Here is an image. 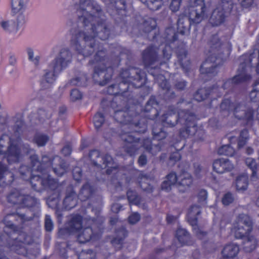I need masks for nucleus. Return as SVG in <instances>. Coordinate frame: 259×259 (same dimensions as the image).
Returning a JSON list of instances; mask_svg holds the SVG:
<instances>
[{
  "label": "nucleus",
  "instance_id": "12",
  "mask_svg": "<svg viewBox=\"0 0 259 259\" xmlns=\"http://www.w3.org/2000/svg\"><path fill=\"white\" fill-rule=\"evenodd\" d=\"M225 16L222 6H220L212 12L210 18V23L213 25H219L224 21Z\"/></svg>",
  "mask_w": 259,
  "mask_h": 259
},
{
  "label": "nucleus",
  "instance_id": "3",
  "mask_svg": "<svg viewBox=\"0 0 259 259\" xmlns=\"http://www.w3.org/2000/svg\"><path fill=\"white\" fill-rule=\"evenodd\" d=\"M72 61V55L67 49H62L58 55L49 64L41 81L44 88L50 87L59 74L68 67Z\"/></svg>",
  "mask_w": 259,
  "mask_h": 259
},
{
  "label": "nucleus",
  "instance_id": "62",
  "mask_svg": "<svg viewBox=\"0 0 259 259\" xmlns=\"http://www.w3.org/2000/svg\"><path fill=\"white\" fill-rule=\"evenodd\" d=\"M87 191V186H85L83 187L82 189L81 190V193L82 194L85 193Z\"/></svg>",
  "mask_w": 259,
  "mask_h": 259
},
{
  "label": "nucleus",
  "instance_id": "42",
  "mask_svg": "<svg viewBox=\"0 0 259 259\" xmlns=\"http://www.w3.org/2000/svg\"><path fill=\"white\" fill-rule=\"evenodd\" d=\"M194 174L198 178L200 177L201 176V174L203 173V171L200 167L199 164L196 163L194 165Z\"/></svg>",
  "mask_w": 259,
  "mask_h": 259
},
{
  "label": "nucleus",
  "instance_id": "36",
  "mask_svg": "<svg viewBox=\"0 0 259 259\" xmlns=\"http://www.w3.org/2000/svg\"><path fill=\"white\" fill-rule=\"evenodd\" d=\"M96 75H101L103 77H105L106 81L109 80L111 77V74L106 76L105 70H104L102 68L101 70H100L97 67H95L94 76H95Z\"/></svg>",
  "mask_w": 259,
  "mask_h": 259
},
{
  "label": "nucleus",
  "instance_id": "24",
  "mask_svg": "<svg viewBox=\"0 0 259 259\" xmlns=\"http://www.w3.org/2000/svg\"><path fill=\"white\" fill-rule=\"evenodd\" d=\"M219 153L220 154L231 156L233 155L234 150L230 145H224L219 149Z\"/></svg>",
  "mask_w": 259,
  "mask_h": 259
},
{
  "label": "nucleus",
  "instance_id": "55",
  "mask_svg": "<svg viewBox=\"0 0 259 259\" xmlns=\"http://www.w3.org/2000/svg\"><path fill=\"white\" fill-rule=\"evenodd\" d=\"M149 21L150 22L151 26H150V29H153L155 27V21L154 20L150 19Z\"/></svg>",
  "mask_w": 259,
  "mask_h": 259
},
{
  "label": "nucleus",
  "instance_id": "7",
  "mask_svg": "<svg viewBox=\"0 0 259 259\" xmlns=\"http://www.w3.org/2000/svg\"><path fill=\"white\" fill-rule=\"evenodd\" d=\"M27 4V0H11V14L19 24L26 22Z\"/></svg>",
  "mask_w": 259,
  "mask_h": 259
},
{
  "label": "nucleus",
  "instance_id": "61",
  "mask_svg": "<svg viewBox=\"0 0 259 259\" xmlns=\"http://www.w3.org/2000/svg\"><path fill=\"white\" fill-rule=\"evenodd\" d=\"M229 139L230 140V144H233L234 141H235L236 140V138L235 137H229Z\"/></svg>",
  "mask_w": 259,
  "mask_h": 259
},
{
  "label": "nucleus",
  "instance_id": "56",
  "mask_svg": "<svg viewBox=\"0 0 259 259\" xmlns=\"http://www.w3.org/2000/svg\"><path fill=\"white\" fill-rule=\"evenodd\" d=\"M186 86L185 82H182L180 84H178L177 87L180 89H183Z\"/></svg>",
  "mask_w": 259,
  "mask_h": 259
},
{
  "label": "nucleus",
  "instance_id": "17",
  "mask_svg": "<svg viewBox=\"0 0 259 259\" xmlns=\"http://www.w3.org/2000/svg\"><path fill=\"white\" fill-rule=\"evenodd\" d=\"M64 203L68 209H71L74 207L77 203L76 196L74 193L67 196L64 200Z\"/></svg>",
  "mask_w": 259,
  "mask_h": 259
},
{
  "label": "nucleus",
  "instance_id": "27",
  "mask_svg": "<svg viewBox=\"0 0 259 259\" xmlns=\"http://www.w3.org/2000/svg\"><path fill=\"white\" fill-rule=\"evenodd\" d=\"M127 196L130 203L138 204L139 203V199L135 192L129 191L127 192Z\"/></svg>",
  "mask_w": 259,
  "mask_h": 259
},
{
  "label": "nucleus",
  "instance_id": "1",
  "mask_svg": "<svg viewBox=\"0 0 259 259\" xmlns=\"http://www.w3.org/2000/svg\"><path fill=\"white\" fill-rule=\"evenodd\" d=\"M100 8L91 0H85L81 4L80 9L77 10L79 19L84 24L83 32L73 35L71 40V47L79 54L87 57L94 51L93 44L95 41L94 28L97 23L98 35L103 40L108 38L109 31L102 23H99L98 17Z\"/></svg>",
  "mask_w": 259,
  "mask_h": 259
},
{
  "label": "nucleus",
  "instance_id": "28",
  "mask_svg": "<svg viewBox=\"0 0 259 259\" xmlns=\"http://www.w3.org/2000/svg\"><path fill=\"white\" fill-rule=\"evenodd\" d=\"M95 254L91 250L82 251L78 256V259H95Z\"/></svg>",
  "mask_w": 259,
  "mask_h": 259
},
{
  "label": "nucleus",
  "instance_id": "50",
  "mask_svg": "<svg viewBox=\"0 0 259 259\" xmlns=\"http://www.w3.org/2000/svg\"><path fill=\"white\" fill-rule=\"evenodd\" d=\"M146 162L147 159L144 155H142L139 157L138 162L140 165L143 166L145 165L146 163Z\"/></svg>",
  "mask_w": 259,
  "mask_h": 259
},
{
  "label": "nucleus",
  "instance_id": "63",
  "mask_svg": "<svg viewBox=\"0 0 259 259\" xmlns=\"http://www.w3.org/2000/svg\"><path fill=\"white\" fill-rule=\"evenodd\" d=\"M64 231L65 230L64 229H60V230L59 231V235L60 236L63 235V234Z\"/></svg>",
  "mask_w": 259,
  "mask_h": 259
},
{
  "label": "nucleus",
  "instance_id": "39",
  "mask_svg": "<svg viewBox=\"0 0 259 259\" xmlns=\"http://www.w3.org/2000/svg\"><path fill=\"white\" fill-rule=\"evenodd\" d=\"M153 133L155 138L158 140L164 138L166 137V133L163 131H160L159 132H157L155 128L153 130Z\"/></svg>",
  "mask_w": 259,
  "mask_h": 259
},
{
  "label": "nucleus",
  "instance_id": "15",
  "mask_svg": "<svg viewBox=\"0 0 259 259\" xmlns=\"http://www.w3.org/2000/svg\"><path fill=\"white\" fill-rule=\"evenodd\" d=\"M248 177L245 174L238 177L236 181V187L238 191L245 190L248 186Z\"/></svg>",
  "mask_w": 259,
  "mask_h": 259
},
{
  "label": "nucleus",
  "instance_id": "30",
  "mask_svg": "<svg viewBox=\"0 0 259 259\" xmlns=\"http://www.w3.org/2000/svg\"><path fill=\"white\" fill-rule=\"evenodd\" d=\"M48 140V137L43 135H37L35 138V142L38 146L45 145Z\"/></svg>",
  "mask_w": 259,
  "mask_h": 259
},
{
  "label": "nucleus",
  "instance_id": "2",
  "mask_svg": "<svg viewBox=\"0 0 259 259\" xmlns=\"http://www.w3.org/2000/svg\"><path fill=\"white\" fill-rule=\"evenodd\" d=\"M252 230V222L250 218L245 214H240L233 224L232 234L237 239L244 240V247L246 251L250 252L255 248L257 239L250 233Z\"/></svg>",
  "mask_w": 259,
  "mask_h": 259
},
{
  "label": "nucleus",
  "instance_id": "20",
  "mask_svg": "<svg viewBox=\"0 0 259 259\" xmlns=\"http://www.w3.org/2000/svg\"><path fill=\"white\" fill-rule=\"evenodd\" d=\"M176 237L182 244H185V241L189 238V235L186 230L179 228L177 231Z\"/></svg>",
  "mask_w": 259,
  "mask_h": 259
},
{
  "label": "nucleus",
  "instance_id": "13",
  "mask_svg": "<svg viewBox=\"0 0 259 259\" xmlns=\"http://www.w3.org/2000/svg\"><path fill=\"white\" fill-rule=\"evenodd\" d=\"M24 24H19L17 20H10L4 21L1 22V26L6 31L10 33H16L19 28Z\"/></svg>",
  "mask_w": 259,
  "mask_h": 259
},
{
  "label": "nucleus",
  "instance_id": "41",
  "mask_svg": "<svg viewBox=\"0 0 259 259\" xmlns=\"http://www.w3.org/2000/svg\"><path fill=\"white\" fill-rule=\"evenodd\" d=\"M129 222L131 224H135L140 220L139 214L135 213L129 217Z\"/></svg>",
  "mask_w": 259,
  "mask_h": 259
},
{
  "label": "nucleus",
  "instance_id": "26",
  "mask_svg": "<svg viewBox=\"0 0 259 259\" xmlns=\"http://www.w3.org/2000/svg\"><path fill=\"white\" fill-rule=\"evenodd\" d=\"M104 120L103 115L101 113L98 112L94 117V123L95 127L97 129L100 128L102 125Z\"/></svg>",
  "mask_w": 259,
  "mask_h": 259
},
{
  "label": "nucleus",
  "instance_id": "31",
  "mask_svg": "<svg viewBox=\"0 0 259 259\" xmlns=\"http://www.w3.org/2000/svg\"><path fill=\"white\" fill-rule=\"evenodd\" d=\"M35 179L37 181L38 183H41L44 186H46L47 185H50L51 181H52V180H51V179L49 177H48V179L47 181V182H46L45 180L41 179L39 177H37V176L34 177L31 179V183L32 184V185L33 187H35L36 185V184H33V181L35 180Z\"/></svg>",
  "mask_w": 259,
  "mask_h": 259
},
{
  "label": "nucleus",
  "instance_id": "40",
  "mask_svg": "<svg viewBox=\"0 0 259 259\" xmlns=\"http://www.w3.org/2000/svg\"><path fill=\"white\" fill-rule=\"evenodd\" d=\"M142 180L143 182L141 184V188L145 191H150L152 190V187L150 185L147 187L148 179L144 177Z\"/></svg>",
  "mask_w": 259,
  "mask_h": 259
},
{
  "label": "nucleus",
  "instance_id": "57",
  "mask_svg": "<svg viewBox=\"0 0 259 259\" xmlns=\"http://www.w3.org/2000/svg\"><path fill=\"white\" fill-rule=\"evenodd\" d=\"M229 102L228 101H225L223 102L222 103L221 106V108L223 109H226L225 105H226V104H227Z\"/></svg>",
  "mask_w": 259,
  "mask_h": 259
},
{
  "label": "nucleus",
  "instance_id": "6",
  "mask_svg": "<svg viewBox=\"0 0 259 259\" xmlns=\"http://www.w3.org/2000/svg\"><path fill=\"white\" fill-rule=\"evenodd\" d=\"M206 11L203 0H191L186 15L191 22L199 23L206 17Z\"/></svg>",
  "mask_w": 259,
  "mask_h": 259
},
{
  "label": "nucleus",
  "instance_id": "21",
  "mask_svg": "<svg viewBox=\"0 0 259 259\" xmlns=\"http://www.w3.org/2000/svg\"><path fill=\"white\" fill-rule=\"evenodd\" d=\"M209 59H207L201 65L200 71L202 73H213V70L214 69L212 65H209Z\"/></svg>",
  "mask_w": 259,
  "mask_h": 259
},
{
  "label": "nucleus",
  "instance_id": "10",
  "mask_svg": "<svg viewBox=\"0 0 259 259\" xmlns=\"http://www.w3.org/2000/svg\"><path fill=\"white\" fill-rule=\"evenodd\" d=\"M239 251L238 245L235 243L227 244L222 251L223 259H236Z\"/></svg>",
  "mask_w": 259,
  "mask_h": 259
},
{
  "label": "nucleus",
  "instance_id": "47",
  "mask_svg": "<svg viewBox=\"0 0 259 259\" xmlns=\"http://www.w3.org/2000/svg\"><path fill=\"white\" fill-rule=\"evenodd\" d=\"M99 155H100V153L98 150H93L90 153L89 156H90V158L92 159V160H93L94 161L95 164H96V163L94 161L93 158L94 157L98 158L99 157Z\"/></svg>",
  "mask_w": 259,
  "mask_h": 259
},
{
  "label": "nucleus",
  "instance_id": "59",
  "mask_svg": "<svg viewBox=\"0 0 259 259\" xmlns=\"http://www.w3.org/2000/svg\"><path fill=\"white\" fill-rule=\"evenodd\" d=\"M77 172H78V177H76L74 173L73 174V176H74V179L78 181L79 180V178H80V176H81V172L79 170H78V171H77Z\"/></svg>",
  "mask_w": 259,
  "mask_h": 259
},
{
  "label": "nucleus",
  "instance_id": "14",
  "mask_svg": "<svg viewBox=\"0 0 259 259\" xmlns=\"http://www.w3.org/2000/svg\"><path fill=\"white\" fill-rule=\"evenodd\" d=\"M177 182L179 185V177H178L175 173H170L166 176L165 180L163 182L161 188L165 191H169Z\"/></svg>",
  "mask_w": 259,
  "mask_h": 259
},
{
  "label": "nucleus",
  "instance_id": "4",
  "mask_svg": "<svg viewBox=\"0 0 259 259\" xmlns=\"http://www.w3.org/2000/svg\"><path fill=\"white\" fill-rule=\"evenodd\" d=\"M19 138L14 139L5 135L0 139V156L6 157L9 163L19 160L20 153H25V150L19 147Z\"/></svg>",
  "mask_w": 259,
  "mask_h": 259
},
{
  "label": "nucleus",
  "instance_id": "32",
  "mask_svg": "<svg viewBox=\"0 0 259 259\" xmlns=\"http://www.w3.org/2000/svg\"><path fill=\"white\" fill-rule=\"evenodd\" d=\"M103 165L104 168H112L113 166V159L112 157L109 155H106L103 158Z\"/></svg>",
  "mask_w": 259,
  "mask_h": 259
},
{
  "label": "nucleus",
  "instance_id": "25",
  "mask_svg": "<svg viewBox=\"0 0 259 259\" xmlns=\"http://www.w3.org/2000/svg\"><path fill=\"white\" fill-rule=\"evenodd\" d=\"M248 138V133L247 130H243L240 133L239 139L238 142V147L240 148L243 146Z\"/></svg>",
  "mask_w": 259,
  "mask_h": 259
},
{
  "label": "nucleus",
  "instance_id": "38",
  "mask_svg": "<svg viewBox=\"0 0 259 259\" xmlns=\"http://www.w3.org/2000/svg\"><path fill=\"white\" fill-rule=\"evenodd\" d=\"M181 0H172L170 5V8L173 12L179 10Z\"/></svg>",
  "mask_w": 259,
  "mask_h": 259
},
{
  "label": "nucleus",
  "instance_id": "51",
  "mask_svg": "<svg viewBox=\"0 0 259 259\" xmlns=\"http://www.w3.org/2000/svg\"><path fill=\"white\" fill-rule=\"evenodd\" d=\"M180 159V155L178 152L174 153L170 156V159L174 161L178 160Z\"/></svg>",
  "mask_w": 259,
  "mask_h": 259
},
{
  "label": "nucleus",
  "instance_id": "60",
  "mask_svg": "<svg viewBox=\"0 0 259 259\" xmlns=\"http://www.w3.org/2000/svg\"><path fill=\"white\" fill-rule=\"evenodd\" d=\"M246 152L248 154H250L253 152V149L250 147H248L246 149Z\"/></svg>",
  "mask_w": 259,
  "mask_h": 259
},
{
  "label": "nucleus",
  "instance_id": "22",
  "mask_svg": "<svg viewBox=\"0 0 259 259\" xmlns=\"http://www.w3.org/2000/svg\"><path fill=\"white\" fill-rule=\"evenodd\" d=\"M28 59L32 62L34 64L37 65L39 63L40 57L37 54H35L33 50L31 48H28L27 50Z\"/></svg>",
  "mask_w": 259,
  "mask_h": 259
},
{
  "label": "nucleus",
  "instance_id": "37",
  "mask_svg": "<svg viewBox=\"0 0 259 259\" xmlns=\"http://www.w3.org/2000/svg\"><path fill=\"white\" fill-rule=\"evenodd\" d=\"M45 227L47 231H51L53 228V224L50 215H47L45 219Z\"/></svg>",
  "mask_w": 259,
  "mask_h": 259
},
{
  "label": "nucleus",
  "instance_id": "5",
  "mask_svg": "<svg viewBox=\"0 0 259 259\" xmlns=\"http://www.w3.org/2000/svg\"><path fill=\"white\" fill-rule=\"evenodd\" d=\"M84 222L80 215L73 218L70 222V229L67 230V232L76 233L77 239L80 243H85L89 241L93 237V231L90 228L81 227Z\"/></svg>",
  "mask_w": 259,
  "mask_h": 259
},
{
  "label": "nucleus",
  "instance_id": "33",
  "mask_svg": "<svg viewBox=\"0 0 259 259\" xmlns=\"http://www.w3.org/2000/svg\"><path fill=\"white\" fill-rule=\"evenodd\" d=\"M234 200L232 195L228 193L226 194L222 198V203L225 205H228L231 203Z\"/></svg>",
  "mask_w": 259,
  "mask_h": 259
},
{
  "label": "nucleus",
  "instance_id": "9",
  "mask_svg": "<svg viewBox=\"0 0 259 259\" xmlns=\"http://www.w3.org/2000/svg\"><path fill=\"white\" fill-rule=\"evenodd\" d=\"M213 169L216 172L222 174L227 171L232 170L234 166L228 160L225 159H220L215 160L212 165Z\"/></svg>",
  "mask_w": 259,
  "mask_h": 259
},
{
  "label": "nucleus",
  "instance_id": "16",
  "mask_svg": "<svg viewBox=\"0 0 259 259\" xmlns=\"http://www.w3.org/2000/svg\"><path fill=\"white\" fill-rule=\"evenodd\" d=\"M241 108H243V106L237 107L234 110V113L235 116L238 118L245 119L247 120H249L252 118V112L249 111L247 112H245L243 110H240Z\"/></svg>",
  "mask_w": 259,
  "mask_h": 259
},
{
  "label": "nucleus",
  "instance_id": "54",
  "mask_svg": "<svg viewBox=\"0 0 259 259\" xmlns=\"http://www.w3.org/2000/svg\"><path fill=\"white\" fill-rule=\"evenodd\" d=\"M166 219L168 223H171L175 219V218L173 215H168Z\"/></svg>",
  "mask_w": 259,
  "mask_h": 259
},
{
  "label": "nucleus",
  "instance_id": "52",
  "mask_svg": "<svg viewBox=\"0 0 259 259\" xmlns=\"http://www.w3.org/2000/svg\"><path fill=\"white\" fill-rule=\"evenodd\" d=\"M62 152L65 155H69L71 152V150L69 147H65L62 149Z\"/></svg>",
  "mask_w": 259,
  "mask_h": 259
},
{
  "label": "nucleus",
  "instance_id": "64",
  "mask_svg": "<svg viewBox=\"0 0 259 259\" xmlns=\"http://www.w3.org/2000/svg\"><path fill=\"white\" fill-rule=\"evenodd\" d=\"M256 204L257 206L259 207V196L256 200Z\"/></svg>",
  "mask_w": 259,
  "mask_h": 259
},
{
  "label": "nucleus",
  "instance_id": "48",
  "mask_svg": "<svg viewBox=\"0 0 259 259\" xmlns=\"http://www.w3.org/2000/svg\"><path fill=\"white\" fill-rule=\"evenodd\" d=\"M222 4L223 6L225 7V12L229 11L230 6L232 5L231 0H223Z\"/></svg>",
  "mask_w": 259,
  "mask_h": 259
},
{
  "label": "nucleus",
  "instance_id": "34",
  "mask_svg": "<svg viewBox=\"0 0 259 259\" xmlns=\"http://www.w3.org/2000/svg\"><path fill=\"white\" fill-rule=\"evenodd\" d=\"M250 78V76H245L244 74H239L235 76L232 81L234 83H239L244 81H246Z\"/></svg>",
  "mask_w": 259,
  "mask_h": 259
},
{
  "label": "nucleus",
  "instance_id": "53",
  "mask_svg": "<svg viewBox=\"0 0 259 259\" xmlns=\"http://www.w3.org/2000/svg\"><path fill=\"white\" fill-rule=\"evenodd\" d=\"M111 210L114 212H117L119 210V205L118 204H114L112 206Z\"/></svg>",
  "mask_w": 259,
  "mask_h": 259
},
{
  "label": "nucleus",
  "instance_id": "23",
  "mask_svg": "<svg viewBox=\"0 0 259 259\" xmlns=\"http://www.w3.org/2000/svg\"><path fill=\"white\" fill-rule=\"evenodd\" d=\"M143 146L153 154H155L157 152L160 150V148L157 145L151 146V141L148 139L144 142Z\"/></svg>",
  "mask_w": 259,
  "mask_h": 259
},
{
  "label": "nucleus",
  "instance_id": "58",
  "mask_svg": "<svg viewBox=\"0 0 259 259\" xmlns=\"http://www.w3.org/2000/svg\"><path fill=\"white\" fill-rule=\"evenodd\" d=\"M151 55L149 53V50H147L144 53V55H143V56H144V58L145 59H146V58H147V56H150Z\"/></svg>",
  "mask_w": 259,
  "mask_h": 259
},
{
  "label": "nucleus",
  "instance_id": "49",
  "mask_svg": "<svg viewBox=\"0 0 259 259\" xmlns=\"http://www.w3.org/2000/svg\"><path fill=\"white\" fill-rule=\"evenodd\" d=\"M183 22L182 21V20L180 18L178 21V25L179 29H180L181 27L183 28V30H180V32L182 33H184L185 32V30L186 29V27L183 25Z\"/></svg>",
  "mask_w": 259,
  "mask_h": 259
},
{
  "label": "nucleus",
  "instance_id": "11",
  "mask_svg": "<svg viewBox=\"0 0 259 259\" xmlns=\"http://www.w3.org/2000/svg\"><path fill=\"white\" fill-rule=\"evenodd\" d=\"M192 179L190 175L184 172L179 176V189L180 191L184 192L191 186Z\"/></svg>",
  "mask_w": 259,
  "mask_h": 259
},
{
  "label": "nucleus",
  "instance_id": "44",
  "mask_svg": "<svg viewBox=\"0 0 259 259\" xmlns=\"http://www.w3.org/2000/svg\"><path fill=\"white\" fill-rule=\"evenodd\" d=\"M204 92V90H199L196 94L195 95L194 98L196 100L198 101H201L204 100L206 98L205 96H202L201 95Z\"/></svg>",
  "mask_w": 259,
  "mask_h": 259
},
{
  "label": "nucleus",
  "instance_id": "19",
  "mask_svg": "<svg viewBox=\"0 0 259 259\" xmlns=\"http://www.w3.org/2000/svg\"><path fill=\"white\" fill-rule=\"evenodd\" d=\"M246 163L251 169L252 173V179H254L255 175V170L259 166V159L257 160V161H256L251 158H248L246 159Z\"/></svg>",
  "mask_w": 259,
  "mask_h": 259
},
{
  "label": "nucleus",
  "instance_id": "18",
  "mask_svg": "<svg viewBox=\"0 0 259 259\" xmlns=\"http://www.w3.org/2000/svg\"><path fill=\"white\" fill-rule=\"evenodd\" d=\"M143 3H147L150 9L154 11L160 8L162 5L161 0H140Z\"/></svg>",
  "mask_w": 259,
  "mask_h": 259
},
{
  "label": "nucleus",
  "instance_id": "29",
  "mask_svg": "<svg viewBox=\"0 0 259 259\" xmlns=\"http://www.w3.org/2000/svg\"><path fill=\"white\" fill-rule=\"evenodd\" d=\"M207 193L205 190H202L198 194V200L200 205H204L206 204Z\"/></svg>",
  "mask_w": 259,
  "mask_h": 259
},
{
  "label": "nucleus",
  "instance_id": "8",
  "mask_svg": "<svg viewBox=\"0 0 259 259\" xmlns=\"http://www.w3.org/2000/svg\"><path fill=\"white\" fill-rule=\"evenodd\" d=\"M200 212L199 208L196 205H194L189 210L188 213V219L189 223L193 227V229L197 236L201 239V235H203V232H202L199 229H196L197 225V218L196 215L199 214Z\"/></svg>",
  "mask_w": 259,
  "mask_h": 259
},
{
  "label": "nucleus",
  "instance_id": "35",
  "mask_svg": "<svg viewBox=\"0 0 259 259\" xmlns=\"http://www.w3.org/2000/svg\"><path fill=\"white\" fill-rule=\"evenodd\" d=\"M70 96L72 101H76L82 98V94L79 90L74 89L71 91Z\"/></svg>",
  "mask_w": 259,
  "mask_h": 259
},
{
  "label": "nucleus",
  "instance_id": "46",
  "mask_svg": "<svg viewBox=\"0 0 259 259\" xmlns=\"http://www.w3.org/2000/svg\"><path fill=\"white\" fill-rule=\"evenodd\" d=\"M54 172L58 176H61L66 171V169L60 166L58 168H54Z\"/></svg>",
  "mask_w": 259,
  "mask_h": 259
},
{
  "label": "nucleus",
  "instance_id": "43",
  "mask_svg": "<svg viewBox=\"0 0 259 259\" xmlns=\"http://www.w3.org/2000/svg\"><path fill=\"white\" fill-rule=\"evenodd\" d=\"M104 55V53L103 52H98L95 56V61L96 63H98L99 62V65L100 66H103L104 64L103 63L101 62V59L103 58V56Z\"/></svg>",
  "mask_w": 259,
  "mask_h": 259
},
{
  "label": "nucleus",
  "instance_id": "45",
  "mask_svg": "<svg viewBox=\"0 0 259 259\" xmlns=\"http://www.w3.org/2000/svg\"><path fill=\"white\" fill-rule=\"evenodd\" d=\"M250 98L252 101H256V98H259V92L254 89L249 94Z\"/></svg>",
  "mask_w": 259,
  "mask_h": 259
}]
</instances>
